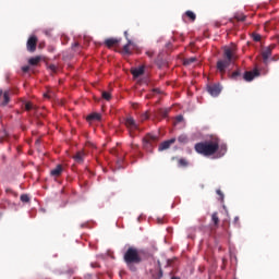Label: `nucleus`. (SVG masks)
Listing matches in <instances>:
<instances>
[{
  "label": "nucleus",
  "mask_w": 279,
  "mask_h": 279,
  "mask_svg": "<svg viewBox=\"0 0 279 279\" xmlns=\"http://www.w3.org/2000/svg\"><path fill=\"white\" fill-rule=\"evenodd\" d=\"M219 138H214L213 141H205L196 143L194 149L201 156H215L218 154V158L226 156V151H228V146L226 144H219Z\"/></svg>",
  "instance_id": "1"
},
{
  "label": "nucleus",
  "mask_w": 279,
  "mask_h": 279,
  "mask_svg": "<svg viewBox=\"0 0 279 279\" xmlns=\"http://www.w3.org/2000/svg\"><path fill=\"white\" fill-rule=\"evenodd\" d=\"M123 260L133 274L138 271L136 265H141L143 263V256H141V251L134 246H130L123 255Z\"/></svg>",
  "instance_id": "2"
},
{
  "label": "nucleus",
  "mask_w": 279,
  "mask_h": 279,
  "mask_svg": "<svg viewBox=\"0 0 279 279\" xmlns=\"http://www.w3.org/2000/svg\"><path fill=\"white\" fill-rule=\"evenodd\" d=\"M223 60H218L216 65L221 75H226V69H228L234 60V48L226 47L223 50Z\"/></svg>",
  "instance_id": "3"
},
{
  "label": "nucleus",
  "mask_w": 279,
  "mask_h": 279,
  "mask_svg": "<svg viewBox=\"0 0 279 279\" xmlns=\"http://www.w3.org/2000/svg\"><path fill=\"white\" fill-rule=\"evenodd\" d=\"M156 143H158V137L151 133H147L143 138L144 149H151Z\"/></svg>",
  "instance_id": "4"
},
{
  "label": "nucleus",
  "mask_w": 279,
  "mask_h": 279,
  "mask_svg": "<svg viewBox=\"0 0 279 279\" xmlns=\"http://www.w3.org/2000/svg\"><path fill=\"white\" fill-rule=\"evenodd\" d=\"M37 46H38V37H36V35L31 36L26 43L27 51H29V53H34V51H36Z\"/></svg>",
  "instance_id": "5"
},
{
  "label": "nucleus",
  "mask_w": 279,
  "mask_h": 279,
  "mask_svg": "<svg viewBox=\"0 0 279 279\" xmlns=\"http://www.w3.org/2000/svg\"><path fill=\"white\" fill-rule=\"evenodd\" d=\"M125 128H128L129 132H136L138 130V123L132 117H126L124 121Z\"/></svg>",
  "instance_id": "6"
},
{
  "label": "nucleus",
  "mask_w": 279,
  "mask_h": 279,
  "mask_svg": "<svg viewBox=\"0 0 279 279\" xmlns=\"http://www.w3.org/2000/svg\"><path fill=\"white\" fill-rule=\"evenodd\" d=\"M207 92L211 97H218L221 94V85L219 84H211L207 86Z\"/></svg>",
  "instance_id": "7"
},
{
  "label": "nucleus",
  "mask_w": 279,
  "mask_h": 279,
  "mask_svg": "<svg viewBox=\"0 0 279 279\" xmlns=\"http://www.w3.org/2000/svg\"><path fill=\"white\" fill-rule=\"evenodd\" d=\"M74 162L77 165H84V160H86V153L84 150H78L74 156H73Z\"/></svg>",
  "instance_id": "8"
},
{
  "label": "nucleus",
  "mask_w": 279,
  "mask_h": 279,
  "mask_svg": "<svg viewBox=\"0 0 279 279\" xmlns=\"http://www.w3.org/2000/svg\"><path fill=\"white\" fill-rule=\"evenodd\" d=\"M173 143H175V137H172L168 141L162 142L158 147V151H165V150L169 149V147H171V145H173Z\"/></svg>",
  "instance_id": "9"
},
{
  "label": "nucleus",
  "mask_w": 279,
  "mask_h": 279,
  "mask_svg": "<svg viewBox=\"0 0 279 279\" xmlns=\"http://www.w3.org/2000/svg\"><path fill=\"white\" fill-rule=\"evenodd\" d=\"M257 75H259L258 70L255 71H246L243 75V80H245V82H252V80H254L255 77H257Z\"/></svg>",
  "instance_id": "10"
},
{
  "label": "nucleus",
  "mask_w": 279,
  "mask_h": 279,
  "mask_svg": "<svg viewBox=\"0 0 279 279\" xmlns=\"http://www.w3.org/2000/svg\"><path fill=\"white\" fill-rule=\"evenodd\" d=\"M131 47H134V41H132V39H128V44L122 48L123 56H132Z\"/></svg>",
  "instance_id": "11"
},
{
  "label": "nucleus",
  "mask_w": 279,
  "mask_h": 279,
  "mask_svg": "<svg viewBox=\"0 0 279 279\" xmlns=\"http://www.w3.org/2000/svg\"><path fill=\"white\" fill-rule=\"evenodd\" d=\"M262 58L264 64H267L269 62V58H271V47H267L262 51Z\"/></svg>",
  "instance_id": "12"
},
{
  "label": "nucleus",
  "mask_w": 279,
  "mask_h": 279,
  "mask_svg": "<svg viewBox=\"0 0 279 279\" xmlns=\"http://www.w3.org/2000/svg\"><path fill=\"white\" fill-rule=\"evenodd\" d=\"M63 171H64V168L62 167V165H58L54 169L50 171V175L52 178H60Z\"/></svg>",
  "instance_id": "13"
},
{
  "label": "nucleus",
  "mask_w": 279,
  "mask_h": 279,
  "mask_svg": "<svg viewBox=\"0 0 279 279\" xmlns=\"http://www.w3.org/2000/svg\"><path fill=\"white\" fill-rule=\"evenodd\" d=\"M119 43H121V39L118 38H108L105 40V45L108 47V49L116 47V45H119Z\"/></svg>",
  "instance_id": "14"
},
{
  "label": "nucleus",
  "mask_w": 279,
  "mask_h": 279,
  "mask_svg": "<svg viewBox=\"0 0 279 279\" xmlns=\"http://www.w3.org/2000/svg\"><path fill=\"white\" fill-rule=\"evenodd\" d=\"M43 60V58L40 56L37 57H33L28 60V64H31V66H38V63Z\"/></svg>",
  "instance_id": "15"
},
{
  "label": "nucleus",
  "mask_w": 279,
  "mask_h": 279,
  "mask_svg": "<svg viewBox=\"0 0 279 279\" xmlns=\"http://www.w3.org/2000/svg\"><path fill=\"white\" fill-rule=\"evenodd\" d=\"M10 104V92H2V102L1 106H8Z\"/></svg>",
  "instance_id": "16"
},
{
  "label": "nucleus",
  "mask_w": 279,
  "mask_h": 279,
  "mask_svg": "<svg viewBox=\"0 0 279 279\" xmlns=\"http://www.w3.org/2000/svg\"><path fill=\"white\" fill-rule=\"evenodd\" d=\"M143 73H145V68L144 66L137 68V69L132 71L133 77H141V75H143Z\"/></svg>",
  "instance_id": "17"
},
{
  "label": "nucleus",
  "mask_w": 279,
  "mask_h": 279,
  "mask_svg": "<svg viewBox=\"0 0 279 279\" xmlns=\"http://www.w3.org/2000/svg\"><path fill=\"white\" fill-rule=\"evenodd\" d=\"M211 221L214 223V226L216 228L219 227V213L215 211L213 215H211Z\"/></svg>",
  "instance_id": "18"
},
{
  "label": "nucleus",
  "mask_w": 279,
  "mask_h": 279,
  "mask_svg": "<svg viewBox=\"0 0 279 279\" xmlns=\"http://www.w3.org/2000/svg\"><path fill=\"white\" fill-rule=\"evenodd\" d=\"M87 121H101V114L92 113L87 117Z\"/></svg>",
  "instance_id": "19"
},
{
  "label": "nucleus",
  "mask_w": 279,
  "mask_h": 279,
  "mask_svg": "<svg viewBox=\"0 0 279 279\" xmlns=\"http://www.w3.org/2000/svg\"><path fill=\"white\" fill-rule=\"evenodd\" d=\"M178 142H179L181 145H186V143H189V136H186V134H181V135L178 137Z\"/></svg>",
  "instance_id": "20"
},
{
  "label": "nucleus",
  "mask_w": 279,
  "mask_h": 279,
  "mask_svg": "<svg viewBox=\"0 0 279 279\" xmlns=\"http://www.w3.org/2000/svg\"><path fill=\"white\" fill-rule=\"evenodd\" d=\"M185 16H187V19H190V21H192V23L195 21V19H197V15H195V13H193V11H186Z\"/></svg>",
  "instance_id": "21"
},
{
  "label": "nucleus",
  "mask_w": 279,
  "mask_h": 279,
  "mask_svg": "<svg viewBox=\"0 0 279 279\" xmlns=\"http://www.w3.org/2000/svg\"><path fill=\"white\" fill-rule=\"evenodd\" d=\"M193 62H197V58L191 57V58H189V59H185L184 62H183V64H184L185 66H189V64H193Z\"/></svg>",
  "instance_id": "22"
},
{
  "label": "nucleus",
  "mask_w": 279,
  "mask_h": 279,
  "mask_svg": "<svg viewBox=\"0 0 279 279\" xmlns=\"http://www.w3.org/2000/svg\"><path fill=\"white\" fill-rule=\"evenodd\" d=\"M230 77H231V80H239V77H241V70H236V71L232 72Z\"/></svg>",
  "instance_id": "23"
},
{
  "label": "nucleus",
  "mask_w": 279,
  "mask_h": 279,
  "mask_svg": "<svg viewBox=\"0 0 279 279\" xmlns=\"http://www.w3.org/2000/svg\"><path fill=\"white\" fill-rule=\"evenodd\" d=\"M101 97L102 99H106V101H110V99H112V95H110L109 92H102Z\"/></svg>",
  "instance_id": "24"
},
{
  "label": "nucleus",
  "mask_w": 279,
  "mask_h": 279,
  "mask_svg": "<svg viewBox=\"0 0 279 279\" xmlns=\"http://www.w3.org/2000/svg\"><path fill=\"white\" fill-rule=\"evenodd\" d=\"M178 166L179 167H189V161L184 158H181L178 160Z\"/></svg>",
  "instance_id": "25"
},
{
  "label": "nucleus",
  "mask_w": 279,
  "mask_h": 279,
  "mask_svg": "<svg viewBox=\"0 0 279 279\" xmlns=\"http://www.w3.org/2000/svg\"><path fill=\"white\" fill-rule=\"evenodd\" d=\"M21 202H23L24 204H27L29 202V195L27 194H22L20 197Z\"/></svg>",
  "instance_id": "26"
},
{
  "label": "nucleus",
  "mask_w": 279,
  "mask_h": 279,
  "mask_svg": "<svg viewBox=\"0 0 279 279\" xmlns=\"http://www.w3.org/2000/svg\"><path fill=\"white\" fill-rule=\"evenodd\" d=\"M234 19L243 23L247 17L244 14H235Z\"/></svg>",
  "instance_id": "27"
},
{
  "label": "nucleus",
  "mask_w": 279,
  "mask_h": 279,
  "mask_svg": "<svg viewBox=\"0 0 279 279\" xmlns=\"http://www.w3.org/2000/svg\"><path fill=\"white\" fill-rule=\"evenodd\" d=\"M25 110H27V112H29V110H34V105L32 102H26Z\"/></svg>",
  "instance_id": "28"
},
{
  "label": "nucleus",
  "mask_w": 279,
  "mask_h": 279,
  "mask_svg": "<svg viewBox=\"0 0 279 279\" xmlns=\"http://www.w3.org/2000/svg\"><path fill=\"white\" fill-rule=\"evenodd\" d=\"M147 119H149V113L146 111V112L142 113L141 121H147Z\"/></svg>",
  "instance_id": "29"
},
{
  "label": "nucleus",
  "mask_w": 279,
  "mask_h": 279,
  "mask_svg": "<svg viewBox=\"0 0 279 279\" xmlns=\"http://www.w3.org/2000/svg\"><path fill=\"white\" fill-rule=\"evenodd\" d=\"M48 69L52 71V73H56L58 71V66H56V64H50Z\"/></svg>",
  "instance_id": "30"
},
{
  "label": "nucleus",
  "mask_w": 279,
  "mask_h": 279,
  "mask_svg": "<svg viewBox=\"0 0 279 279\" xmlns=\"http://www.w3.org/2000/svg\"><path fill=\"white\" fill-rule=\"evenodd\" d=\"M253 40H254L255 43H260V35H259V34L253 35Z\"/></svg>",
  "instance_id": "31"
},
{
  "label": "nucleus",
  "mask_w": 279,
  "mask_h": 279,
  "mask_svg": "<svg viewBox=\"0 0 279 279\" xmlns=\"http://www.w3.org/2000/svg\"><path fill=\"white\" fill-rule=\"evenodd\" d=\"M182 121H184V117L183 116H178L175 118V123H182Z\"/></svg>",
  "instance_id": "32"
},
{
  "label": "nucleus",
  "mask_w": 279,
  "mask_h": 279,
  "mask_svg": "<svg viewBox=\"0 0 279 279\" xmlns=\"http://www.w3.org/2000/svg\"><path fill=\"white\" fill-rule=\"evenodd\" d=\"M216 193L219 195L221 202H223V192H221V190H217Z\"/></svg>",
  "instance_id": "33"
},
{
  "label": "nucleus",
  "mask_w": 279,
  "mask_h": 279,
  "mask_svg": "<svg viewBox=\"0 0 279 279\" xmlns=\"http://www.w3.org/2000/svg\"><path fill=\"white\" fill-rule=\"evenodd\" d=\"M146 56H148V58H154V51L147 50Z\"/></svg>",
  "instance_id": "34"
},
{
  "label": "nucleus",
  "mask_w": 279,
  "mask_h": 279,
  "mask_svg": "<svg viewBox=\"0 0 279 279\" xmlns=\"http://www.w3.org/2000/svg\"><path fill=\"white\" fill-rule=\"evenodd\" d=\"M23 73H28L29 72V65H25L22 68Z\"/></svg>",
  "instance_id": "35"
},
{
  "label": "nucleus",
  "mask_w": 279,
  "mask_h": 279,
  "mask_svg": "<svg viewBox=\"0 0 279 279\" xmlns=\"http://www.w3.org/2000/svg\"><path fill=\"white\" fill-rule=\"evenodd\" d=\"M77 47H80V43L75 41V43L72 45V49H77Z\"/></svg>",
  "instance_id": "36"
},
{
  "label": "nucleus",
  "mask_w": 279,
  "mask_h": 279,
  "mask_svg": "<svg viewBox=\"0 0 279 279\" xmlns=\"http://www.w3.org/2000/svg\"><path fill=\"white\" fill-rule=\"evenodd\" d=\"M5 193H11L12 195H14V191H12V189H10V187L5 189Z\"/></svg>",
  "instance_id": "37"
},
{
  "label": "nucleus",
  "mask_w": 279,
  "mask_h": 279,
  "mask_svg": "<svg viewBox=\"0 0 279 279\" xmlns=\"http://www.w3.org/2000/svg\"><path fill=\"white\" fill-rule=\"evenodd\" d=\"M233 223H235V226L239 225V216L234 217Z\"/></svg>",
  "instance_id": "38"
},
{
  "label": "nucleus",
  "mask_w": 279,
  "mask_h": 279,
  "mask_svg": "<svg viewBox=\"0 0 279 279\" xmlns=\"http://www.w3.org/2000/svg\"><path fill=\"white\" fill-rule=\"evenodd\" d=\"M131 148H132V149H138V145H136V144H131Z\"/></svg>",
  "instance_id": "39"
},
{
  "label": "nucleus",
  "mask_w": 279,
  "mask_h": 279,
  "mask_svg": "<svg viewBox=\"0 0 279 279\" xmlns=\"http://www.w3.org/2000/svg\"><path fill=\"white\" fill-rule=\"evenodd\" d=\"M158 279L162 278V269H159Z\"/></svg>",
  "instance_id": "40"
},
{
  "label": "nucleus",
  "mask_w": 279,
  "mask_h": 279,
  "mask_svg": "<svg viewBox=\"0 0 279 279\" xmlns=\"http://www.w3.org/2000/svg\"><path fill=\"white\" fill-rule=\"evenodd\" d=\"M46 36H51V31H45Z\"/></svg>",
  "instance_id": "41"
},
{
  "label": "nucleus",
  "mask_w": 279,
  "mask_h": 279,
  "mask_svg": "<svg viewBox=\"0 0 279 279\" xmlns=\"http://www.w3.org/2000/svg\"><path fill=\"white\" fill-rule=\"evenodd\" d=\"M124 36H125L126 40H130V37H128V31L124 32Z\"/></svg>",
  "instance_id": "42"
},
{
  "label": "nucleus",
  "mask_w": 279,
  "mask_h": 279,
  "mask_svg": "<svg viewBox=\"0 0 279 279\" xmlns=\"http://www.w3.org/2000/svg\"><path fill=\"white\" fill-rule=\"evenodd\" d=\"M3 96V90L0 89V98Z\"/></svg>",
  "instance_id": "43"
},
{
  "label": "nucleus",
  "mask_w": 279,
  "mask_h": 279,
  "mask_svg": "<svg viewBox=\"0 0 279 279\" xmlns=\"http://www.w3.org/2000/svg\"><path fill=\"white\" fill-rule=\"evenodd\" d=\"M162 117H167V110L163 111Z\"/></svg>",
  "instance_id": "44"
},
{
  "label": "nucleus",
  "mask_w": 279,
  "mask_h": 279,
  "mask_svg": "<svg viewBox=\"0 0 279 279\" xmlns=\"http://www.w3.org/2000/svg\"><path fill=\"white\" fill-rule=\"evenodd\" d=\"M154 93H158V89H154Z\"/></svg>",
  "instance_id": "45"
},
{
  "label": "nucleus",
  "mask_w": 279,
  "mask_h": 279,
  "mask_svg": "<svg viewBox=\"0 0 279 279\" xmlns=\"http://www.w3.org/2000/svg\"><path fill=\"white\" fill-rule=\"evenodd\" d=\"M172 160H175V157H172Z\"/></svg>",
  "instance_id": "46"
}]
</instances>
